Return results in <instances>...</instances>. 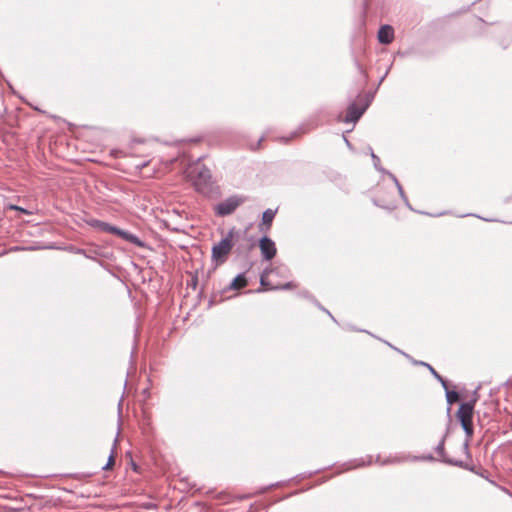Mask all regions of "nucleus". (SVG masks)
I'll return each mask as SVG.
<instances>
[{
  "label": "nucleus",
  "mask_w": 512,
  "mask_h": 512,
  "mask_svg": "<svg viewBox=\"0 0 512 512\" xmlns=\"http://www.w3.org/2000/svg\"><path fill=\"white\" fill-rule=\"evenodd\" d=\"M368 83V72L364 69V66H358V76L356 78V88L349 92L348 97L360 98L361 93L364 92Z\"/></svg>",
  "instance_id": "obj_9"
},
{
  "label": "nucleus",
  "mask_w": 512,
  "mask_h": 512,
  "mask_svg": "<svg viewBox=\"0 0 512 512\" xmlns=\"http://www.w3.org/2000/svg\"><path fill=\"white\" fill-rule=\"evenodd\" d=\"M446 464L450 465V466H456V467L468 470L475 474H477L479 471L475 465L469 464L463 460H446Z\"/></svg>",
  "instance_id": "obj_18"
},
{
  "label": "nucleus",
  "mask_w": 512,
  "mask_h": 512,
  "mask_svg": "<svg viewBox=\"0 0 512 512\" xmlns=\"http://www.w3.org/2000/svg\"><path fill=\"white\" fill-rule=\"evenodd\" d=\"M191 173L193 174V185L198 192L202 194H208L211 192L212 175L209 168H207L205 165L197 164Z\"/></svg>",
  "instance_id": "obj_3"
},
{
  "label": "nucleus",
  "mask_w": 512,
  "mask_h": 512,
  "mask_svg": "<svg viewBox=\"0 0 512 512\" xmlns=\"http://www.w3.org/2000/svg\"><path fill=\"white\" fill-rule=\"evenodd\" d=\"M388 73H389V69H387L385 71V73L379 78L376 89L374 91H369V92L365 93L364 95H363V93H361V97L356 98L358 100V102L362 103L363 105L367 104V108H368L374 99L376 90L379 88V86L381 85V83L383 82V80L385 79V77L387 76Z\"/></svg>",
  "instance_id": "obj_14"
},
{
  "label": "nucleus",
  "mask_w": 512,
  "mask_h": 512,
  "mask_svg": "<svg viewBox=\"0 0 512 512\" xmlns=\"http://www.w3.org/2000/svg\"><path fill=\"white\" fill-rule=\"evenodd\" d=\"M413 364L426 367L429 371H431V375L442 385V387L445 390L446 401L448 404L447 415H448L449 420H451V415H450L451 407L450 406L454 402H457L459 400V398H460L459 393L454 390H449L447 380L444 377H442L429 363L424 362V361H419V360H413Z\"/></svg>",
  "instance_id": "obj_4"
},
{
  "label": "nucleus",
  "mask_w": 512,
  "mask_h": 512,
  "mask_svg": "<svg viewBox=\"0 0 512 512\" xmlns=\"http://www.w3.org/2000/svg\"><path fill=\"white\" fill-rule=\"evenodd\" d=\"M297 135H298V132L294 131V132L291 133V135L289 137H285V138H282V139L287 143L290 139L296 137Z\"/></svg>",
  "instance_id": "obj_34"
},
{
  "label": "nucleus",
  "mask_w": 512,
  "mask_h": 512,
  "mask_svg": "<svg viewBox=\"0 0 512 512\" xmlns=\"http://www.w3.org/2000/svg\"><path fill=\"white\" fill-rule=\"evenodd\" d=\"M384 174H386L394 182L395 186L397 187V190L399 189V186H402L397 177L393 173L387 170V172H385Z\"/></svg>",
  "instance_id": "obj_31"
},
{
  "label": "nucleus",
  "mask_w": 512,
  "mask_h": 512,
  "mask_svg": "<svg viewBox=\"0 0 512 512\" xmlns=\"http://www.w3.org/2000/svg\"><path fill=\"white\" fill-rule=\"evenodd\" d=\"M436 458L431 454L422 455V456H414L412 461H435Z\"/></svg>",
  "instance_id": "obj_25"
},
{
  "label": "nucleus",
  "mask_w": 512,
  "mask_h": 512,
  "mask_svg": "<svg viewBox=\"0 0 512 512\" xmlns=\"http://www.w3.org/2000/svg\"><path fill=\"white\" fill-rule=\"evenodd\" d=\"M147 164H148L147 162H144L143 164L138 165L137 167L141 169V168L145 167Z\"/></svg>",
  "instance_id": "obj_40"
},
{
  "label": "nucleus",
  "mask_w": 512,
  "mask_h": 512,
  "mask_svg": "<svg viewBox=\"0 0 512 512\" xmlns=\"http://www.w3.org/2000/svg\"><path fill=\"white\" fill-rule=\"evenodd\" d=\"M375 462L379 463L380 465H387V464H391V463H395V462H400V460L396 459V458H393V459L392 458H387V459L382 461L380 455H378L376 457Z\"/></svg>",
  "instance_id": "obj_26"
},
{
  "label": "nucleus",
  "mask_w": 512,
  "mask_h": 512,
  "mask_svg": "<svg viewBox=\"0 0 512 512\" xmlns=\"http://www.w3.org/2000/svg\"><path fill=\"white\" fill-rule=\"evenodd\" d=\"M277 213V210H273V209H266L263 213H262V221H261V224H260V230L263 231V226H266V230H268L271 225H272V222L275 218V215Z\"/></svg>",
  "instance_id": "obj_17"
},
{
  "label": "nucleus",
  "mask_w": 512,
  "mask_h": 512,
  "mask_svg": "<svg viewBox=\"0 0 512 512\" xmlns=\"http://www.w3.org/2000/svg\"><path fill=\"white\" fill-rule=\"evenodd\" d=\"M343 140L344 142L346 143L347 147L352 149V144L350 143V141L346 138L345 135H343Z\"/></svg>",
  "instance_id": "obj_36"
},
{
  "label": "nucleus",
  "mask_w": 512,
  "mask_h": 512,
  "mask_svg": "<svg viewBox=\"0 0 512 512\" xmlns=\"http://www.w3.org/2000/svg\"><path fill=\"white\" fill-rule=\"evenodd\" d=\"M378 41L381 44H390L394 40V28L391 25H382L378 31Z\"/></svg>",
  "instance_id": "obj_12"
},
{
  "label": "nucleus",
  "mask_w": 512,
  "mask_h": 512,
  "mask_svg": "<svg viewBox=\"0 0 512 512\" xmlns=\"http://www.w3.org/2000/svg\"><path fill=\"white\" fill-rule=\"evenodd\" d=\"M234 229L233 242L234 253L241 258H247L249 252L255 247L256 240L253 236H249L247 229Z\"/></svg>",
  "instance_id": "obj_1"
},
{
  "label": "nucleus",
  "mask_w": 512,
  "mask_h": 512,
  "mask_svg": "<svg viewBox=\"0 0 512 512\" xmlns=\"http://www.w3.org/2000/svg\"><path fill=\"white\" fill-rule=\"evenodd\" d=\"M465 216H474V214L469 213V214H466Z\"/></svg>",
  "instance_id": "obj_44"
},
{
  "label": "nucleus",
  "mask_w": 512,
  "mask_h": 512,
  "mask_svg": "<svg viewBox=\"0 0 512 512\" xmlns=\"http://www.w3.org/2000/svg\"><path fill=\"white\" fill-rule=\"evenodd\" d=\"M13 208H15V209H19V210H21V211H23V212L27 213V211H26L25 209H23V208H19L18 206H14Z\"/></svg>",
  "instance_id": "obj_41"
},
{
  "label": "nucleus",
  "mask_w": 512,
  "mask_h": 512,
  "mask_svg": "<svg viewBox=\"0 0 512 512\" xmlns=\"http://www.w3.org/2000/svg\"><path fill=\"white\" fill-rule=\"evenodd\" d=\"M476 399H470L469 401L462 402L459 409L456 412V417L459 422L468 419H473V413L475 408Z\"/></svg>",
  "instance_id": "obj_11"
},
{
  "label": "nucleus",
  "mask_w": 512,
  "mask_h": 512,
  "mask_svg": "<svg viewBox=\"0 0 512 512\" xmlns=\"http://www.w3.org/2000/svg\"><path fill=\"white\" fill-rule=\"evenodd\" d=\"M278 485H279V482L274 483V484H271V485H269L268 487H266V488H265V490H268L269 488H272V487H276V486H278Z\"/></svg>",
  "instance_id": "obj_39"
},
{
  "label": "nucleus",
  "mask_w": 512,
  "mask_h": 512,
  "mask_svg": "<svg viewBox=\"0 0 512 512\" xmlns=\"http://www.w3.org/2000/svg\"><path fill=\"white\" fill-rule=\"evenodd\" d=\"M391 348H393L394 350H397L398 352H400L401 354H403L405 357L407 358H410V356L408 354H406L405 352L401 351V350H398L396 347L392 346L390 343L386 342Z\"/></svg>",
  "instance_id": "obj_35"
},
{
  "label": "nucleus",
  "mask_w": 512,
  "mask_h": 512,
  "mask_svg": "<svg viewBox=\"0 0 512 512\" xmlns=\"http://www.w3.org/2000/svg\"><path fill=\"white\" fill-rule=\"evenodd\" d=\"M398 193H399V195H400L401 199L404 201L405 205H406L409 209L413 210V208L411 207V205H410V203H409V200H408V198H407V196H406V194H405V192H404V190H403V187H402V186H399Z\"/></svg>",
  "instance_id": "obj_27"
},
{
  "label": "nucleus",
  "mask_w": 512,
  "mask_h": 512,
  "mask_svg": "<svg viewBox=\"0 0 512 512\" xmlns=\"http://www.w3.org/2000/svg\"><path fill=\"white\" fill-rule=\"evenodd\" d=\"M84 222L89 225L90 227H93L97 230H100V231H103V232H107L109 233L110 232V229H111V226L112 224L108 223V222H105V221H102V220H99V219H96V218H92V217H88V218H84Z\"/></svg>",
  "instance_id": "obj_16"
},
{
  "label": "nucleus",
  "mask_w": 512,
  "mask_h": 512,
  "mask_svg": "<svg viewBox=\"0 0 512 512\" xmlns=\"http://www.w3.org/2000/svg\"><path fill=\"white\" fill-rule=\"evenodd\" d=\"M262 140H263V138H260V139L258 140V142H257V147H259V146H260V144H261Z\"/></svg>",
  "instance_id": "obj_42"
},
{
  "label": "nucleus",
  "mask_w": 512,
  "mask_h": 512,
  "mask_svg": "<svg viewBox=\"0 0 512 512\" xmlns=\"http://www.w3.org/2000/svg\"><path fill=\"white\" fill-rule=\"evenodd\" d=\"M420 214H426V215H430L429 213H426V212H423V211H419Z\"/></svg>",
  "instance_id": "obj_43"
},
{
  "label": "nucleus",
  "mask_w": 512,
  "mask_h": 512,
  "mask_svg": "<svg viewBox=\"0 0 512 512\" xmlns=\"http://www.w3.org/2000/svg\"><path fill=\"white\" fill-rule=\"evenodd\" d=\"M109 233L116 235L119 238L123 239L124 241L131 243L139 248L146 247V243L143 240H141L137 235L127 230L121 229L117 226L112 225Z\"/></svg>",
  "instance_id": "obj_7"
},
{
  "label": "nucleus",
  "mask_w": 512,
  "mask_h": 512,
  "mask_svg": "<svg viewBox=\"0 0 512 512\" xmlns=\"http://www.w3.org/2000/svg\"><path fill=\"white\" fill-rule=\"evenodd\" d=\"M448 433H449V429L447 428L446 432L444 433V435L442 436V438L440 439V441L434 448V451L439 456V458L437 460L444 464H446V460H455L454 458L447 456V454L445 452V441H446V437H447Z\"/></svg>",
  "instance_id": "obj_13"
},
{
  "label": "nucleus",
  "mask_w": 512,
  "mask_h": 512,
  "mask_svg": "<svg viewBox=\"0 0 512 512\" xmlns=\"http://www.w3.org/2000/svg\"><path fill=\"white\" fill-rule=\"evenodd\" d=\"M463 431L465 432L466 438L464 442L462 443V449L467 459L471 460L472 455L469 450V444L474 434V427H473V419H468L465 421L459 422Z\"/></svg>",
  "instance_id": "obj_10"
},
{
  "label": "nucleus",
  "mask_w": 512,
  "mask_h": 512,
  "mask_svg": "<svg viewBox=\"0 0 512 512\" xmlns=\"http://www.w3.org/2000/svg\"><path fill=\"white\" fill-rule=\"evenodd\" d=\"M243 202L242 198L237 195L230 196L221 201L214 207V212L219 217H224L232 214Z\"/></svg>",
  "instance_id": "obj_6"
},
{
  "label": "nucleus",
  "mask_w": 512,
  "mask_h": 512,
  "mask_svg": "<svg viewBox=\"0 0 512 512\" xmlns=\"http://www.w3.org/2000/svg\"><path fill=\"white\" fill-rule=\"evenodd\" d=\"M373 202H374V204H375L376 206H380V207H384V208H385V206H382V205L378 202V200H376V199H375V200H373ZM393 208H394V207H386V209H393Z\"/></svg>",
  "instance_id": "obj_38"
},
{
  "label": "nucleus",
  "mask_w": 512,
  "mask_h": 512,
  "mask_svg": "<svg viewBox=\"0 0 512 512\" xmlns=\"http://www.w3.org/2000/svg\"><path fill=\"white\" fill-rule=\"evenodd\" d=\"M477 475H479L480 477H482V478H484V479L488 480V481H489L490 483H492V484H494V483H495L494 481L489 480V478H488V472H487V470H485V469H480V470L478 471Z\"/></svg>",
  "instance_id": "obj_32"
},
{
  "label": "nucleus",
  "mask_w": 512,
  "mask_h": 512,
  "mask_svg": "<svg viewBox=\"0 0 512 512\" xmlns=\"http://www.w3.org/2000/svg\"><path fill=\"white\" fill-rule=\"evenodd\" d=\"M70 251L75 254L83 255L84 257H86L88 259H94V256L91 254H88L85 249L77 248V247H70Z\"/></svg>",
  "instance_id": "obj_23"
},
{
  "label": "nucleus",
  "mask_w": 512,
  "mask_h": 512,
  "mask_svg": "<svg viewBox=\"0 0 512 512\" xmlns=\"http://www.w3.org/2000/svg\"><path fill=\"white\" fill-rule=\"evenodd\" d=\"M259 248L262 258L266 261L272 260L277 253L275 242L267 235L259 239Z\"/></svg>",
  "instance_id": "obj_8"
},
{
  "label": "nucleus",
  "mask_w": 512,
  "mask_h": 512,
  "mask_svg": "<svg viewBox=\"0 0 512 512\" xmlns=\"http://www.w3.org/2000/svg\"><path fill=\"white\" fill-rule=\"evenodd\" d=\"M299 296L304 297L311 301V297H313L308 291H302L299 293Z\"/></svg>",
  "instance_id": "obj_33"
},
{
  "label": "nucleus",
  "mask_w": 512,
  "mask_h": 512,
  "mask_svg": "<svg viewBox=\"0 0 512 512\" xmlns=\"http://www.w3.org/2000/svg\"><path fill=\"white\" fill-rule=\"evenodd\" d=\"M311 302L318 307L321 311L325 312L334 322H337V320L334 318V316L328 311L326 308H324L321 303L315 298L311 297Z\"/></svg>",
  "instance_id": "obj_22"
},
{
  "label": "nucleus",
  "mask_w": 512,
  "mask_h": 512,
  "mask_svg": "<svg viewBox=\"0 0 512 512\" xmlns=\"http://www.w3.org/2000/svg\"><path fill=\"white\" fill-rule=\"evenodd\" d=\"M350 102L347 107V113L344 118L339 119V121L344 123H356L360 120L362 115L367 110V104L363 105L362 103L358 102V100L355 97H348Z\"/></svg>",
  "instance_id": "obj_5"
},
{
  "label": "nucleus",
  "mask_w": 512,
  "mask_h": 512,
  "mask_svg": "<svg viewBox=\"0 0 512 512\" xmlns=\"http://www.w3.org/2000/svg\"><path fill=\"white\" fill-rule=\"evenodd\" d=\"M117 443V438L114 440V447L112 448L106 464L102 467L103 470H110L115 464L114 448Z\"/></svg>",
  "instance_id": "obj_19"
},
{
  "label": "nucleus",
  "mask_w": 512,
  "mask_h": 512,
  "mask_svg": "<svg viewBox=\"0 0 512 512\" xmlns=\"http://www.w3.org/2000/svg\"><path fill=\"white\" fill-rule=\"evenodd\" d=\"M197 282H198V280H197V278H196V277H193V278L191 279V285H192V287H193L194 289L196 288Z\"/></svg>",
  "instance_id": "obj_37"
},
{
  "label": "nucleus",
  "mask_w": 512,
  "mask_h": 512,
  "mask_svg": "<svg viewBox=\"0 0 512 512\" xmlns=\"http://www.w3.org/2000/svg\"><path fill=\"white\" fill-rule=\"evenodd\" d=\"M384 174H386L394 182L395 186L397 187V190L399 189V186H402L397 177L393 173L387 170V172H385Z\"/></svg>",
  "instance_id": "obj_30"
},
{
  "label": "nucleus",
  "mask_w": 512,
  "mask_h": 512,
  "mask_svg": "<svg viewBox=\"0 0 512 512\" xmlns=\"http://www.w3.org/2000/svg\"><path fill=\"white\" fill-rule=\"evenodd\" d=\"M273 271H274V270H272V269H268V268H266V269H264V270H263V272H262V274H261V276H260V285H261L262 287H266L267 289H270V287H272V286L270 285V283L266 280V275H268L269 273H272Z\"/></svg>",
  "instance_id": "obj_21"
},
{
  "label": "nucleus",
  "mask_w": 512,
  "mask_h": 512,
  "mask_svg": "<svg viewBox=\"0 0 512 512\" xmlns=\"http://www.w3.org/2000/svg\"><path fill=\"white\" fill-rule=\"evenodd\" d=\"M234 233V229L231 228L224 238H222L217 244L213 245L211 257L216 264H223L226 262L228 254L234 247Z\"/></svg>",
  "instance_id": "obj_2"
},
{
  "label": "nucleus",
  "mask_w": 512,
  "mask_h": 512,
  "mask_svg": "<svg viewBox=\"0 0 512 512\" xmlns=\"http://www.w3.org/2000/svg\"><path fill=\"white\" fill-rule=\"evenodd\" d=\"M370 151H371V158H372V161H373V165L375 167V169L380 172V173H385L387 172L386 169H384L382 166H381V161H380V158L373 152V150L370 148Z\"/></svg>",
  "instance_id": "obj_20"
},
{
  "label": "nucleus",
  "mask_w": 512,
  "mask_h": 512,
  "mask_svg": "<svg viewBox=\"0 0 512 512\" xmlns=\"http://www.w3.org/2000/svg\"><path fill=\"white\" fill-rule=\"evenodd\" d=\"M384 174H386L394 182L395 186L397 187V190L399 189V186H402L397 177L393 173L387 170V172H385Z\"/></svg>",
  "instance_id": "obj_29"
},
{
  "label": "nucleus",
  "mask_w": 512,
  "mask_h": 512,
  "mask_svg": "<svg viewBox=\"0 0 512 512\" xmlns=\"http://www.w3.org/2000/svg\"><path fill=\"white\" fill-rule=\"evenodd\" d=\"M296 287V284L292 281L290 282H287L283 285H279V286H275V287H270V290H289V289H292V288H295Z\"/></svg>",
  "instance_id": "obj_24"
},
{
  "label": "nucleus",
  "mask_w": 512,
  "mask_h": 512,
  "mask_svg": "<svg viewBox=\"0 0 512 512\" xmlns=\"http://www.w3.org/2000/svg\"><path fill=\"white\" fill-rule=\"evenodd\" d=\"M248 284L247 278H246V271H243L239 273L231 282L230 284L224 289V291L227 290H238L241 288L246 287Z\"/></svg>",
  "instance_id": "obj_15"
},
{
  "label": "nucleus",
  "mask_w": 512,
  "mask_h": 512,
  "mask_svg": "<svg viewBox=\"0 0 512 512\" xmlns=\"http://www.w3.org/2000/svg\"><path fill=\"white\" fill-rule=\"evenodd\" d=\"M356 464L354 467H362V466H366V465H370L371 462H372V457L371 456H367V461L363 460V459H360V460H356Z\"/></svg>",
  "instance_id": "obj_28"
}]
</instances>
